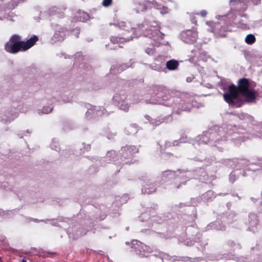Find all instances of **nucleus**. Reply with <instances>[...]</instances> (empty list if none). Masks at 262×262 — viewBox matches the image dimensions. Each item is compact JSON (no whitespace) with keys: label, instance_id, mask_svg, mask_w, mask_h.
Segmentation results:
<instances>
[{"label":"nucleus","instance_id":"obj_31","mask_svg":"<svg viewBox=\"0 0 262 262\" xmlns=\"http://www.w3.org/2000/svg\"><path fill=\"white\" fill-rule=\"evenodd\" d=\"M177 171H180V172H181V169H178V170H177Z\"/></svg>","mask_w":262,"mask_h":262},{"label":"nucleus","instance_id":"obj_19","mask_svg":"<svg viewBox=\"0 0 262 262\" xmlns=\"http://www.w3.org/2000/svg\"><path fill=\"white\" fill-rule=\"evenodd\" d=\"M112 0H103L102 2V5L103 6L107 7L111 6L112 4Z\"/></svg>","mask_w":262,"mask_h":262},{"label":"nucleus","instance_id":"obj_14","mask_svg":"<svg viewBox=\"0 0 262 262\" xmlns=\"http://www.w3.org/2000/svg\"><path fill=\"white\" fill-rule=\"evenodd\" d=\"M111 41L113 43H118L119 42H123L125 41V38L117 36H112L111 38Z\"/></svg>","mask_w":262,"mask_h":262},{"label":"nucleus","instance_id":"obj_16","mask_svg":"<svg viewBox=\"0 0 262 262\" xmlns=\"http://www.w3.org/2000/svg\"><path fill=\"white\" fill-rule=\"evenodd\" d=\"M175 175H176V171L170 170H167L164 171L163 172V176L165 177H167L169 176H174Z\"/></svg>","mask_w":262,"mask_h":262},{"label":"nucleus","instance_id":"obj_5","mask_svg":"<svg viewBox=\"0 0 262 262\" xmlns=\"http://www.w3.org/2000/svg\"><path fill=\"white\" fill-rule=\"evenodd\" d=\"M249 87L250 83L248 79L245 78H243L238 80L236 90L239 94H241L246 92V91L248 90Z\"/></svg>","mask_w":262,"mask_h":262},{"label":"nucleus","instance_id":"obj_1","mask_svg":"<svg viewBox=\"0 0 262 262\" xmlns=\"http://www.w3.org/2000/svg\"><path fill=\"white\" fill-rule=\"evenodd\" d=\"M239 93L236 90V86L232 84L228 86V92L223 94L224 100L229 104L233 103V101L238 98Z\"/></svg>","mask_w":262,"mask_h":262},{"label":"nucleus","instance_id":"obj_8","mask_svg":"<svg viewBox=\"0 0 262 262\" xmlns=\"http://www.w3.org/2000/svg\"><path fill=\"white\" fill-rule=\"evenodd\" d=\"M156 189L155 184L151 183L145 185L142 188V191L143 193L149 194L155 192Z\"/></svg>","mask_w":262,"mask_h":262},{"label":"nucleus","instance_id":"obj_27","mask_svg":"<svg viewBox=\"0 0 262 262\" xmlns=\"http://www.w3.org/2000/svg\"><path fill=\"white\" fill-rule=\"evenodd\" d=\"M182 179L185 181V182H186V181H187V178L186 176H183Z\"/></svg>","mask_w":262,"mask_h":262},{"label":"nucleus","instance_id":"obj_6","mask_svg":"<svg viewBox=\"0 0 262 262\" xmlns=\"http://www.w3.org/2000/svg\"><path fill=\"white\" fill-rule=\"evenodd\" d=\"M241 95L245 97L246 101L252 102L256 99L257 93L254 90L249 89L248 90L246 91V92L241 94Z\"/></svg>","mask_w":262,"mask_h":262},{"label":"nucleus","instance_id":"obj_21","mask_svg":"<svg viewBox=\"0 0 262 262\" xmlns=\"http://www.w3.org/2000/svg\"><path fill=\"white\" fill-rule=\"evenodd\" d=\"M213 195V192L212 191H207L205 194V195Z\"/></svg>","mask_w":262,"mask_h":262},{"label":"nucleus","instance_id":"obj_30","mask_svg":"<svg viewBox=\"0 0 262 262\" xmlns=\"http://www.w3.org/2000/svg\"><path fill=\"white\" fill-rule=\"evenodd\" d=\"M22 262H27V260H26V259H25V258H23V259H22Z\"/></svg>","mask_w":262,"mask_h":262},{"label":"nucleus","instance_id":"obj_2","mask_svg":"<svg viewBox=\"0 0 262 262\" xmlns=\"http://www.w3.org/2000/svg\"><path fill=\"white\" fill-rule=\"evenodd\" d=\"M134 9L137 13L145 11L147 9V5L152 4L155 6L157 2L155 0L150 1L149 0H133Z\"/></svg>","mask_w":262,"mask_h":262},{"label":"nucleus","instance_id":"obj_32","mask_svg":"<svg viewBox=\"0 0 262 262\" xmlns=\"http://www.w3.org/2000/svg\"><path fill=\"white\" fill-rule=\"evenodd\" d=\"M180 187V185L177 186V188H179Z\"/></svg>","mask_w":262,"mask_h":262},{"label":"nucleus","instance_id":"obj_23","mask_svg":"<svg viewBox=\"0 0 262 262\" xmlns=\"http://www.w3.org/2000/svg\"><path fill=\"white\" fill-rule=\"evenodd\" d=\"M201 14L203 16H205L207 14V12L205 11H202L201 12Z\"/></svg>","mask_w":262,"mask_h":262},{"label":"nucleus","instance_id":"obj_13","mask_svg":"<svg viewBox=\"0 0 262 262\" xmlns=\"http://www.w3.org/2000/svg\"><path fill=\"white\" fill-rule=\"evenodd\" d=\"M256 40L255 36L253 34H248L245 38V41L248 44H252Z\"/></svg>","mask_w":262,"mask_h":262},{"label":"nucleus","instance_id":"obj_4","mask_svg":"<svg viewBox=\"0 0 262 262\" xmlns=\"http://www.w3.org/2000/svg\"><path fill=\"white\" fill-rule=\"evenodd\" d=\"M23 42L11 43L7 42L5 46V49L8 52L15 54L20 51H23Z\"/></svg>","mask_w":262,"mask_h":262},{"label":"nucleus","instance_id":"obj_3","mask_svg":"<svg viewBox=\"0 0 262 262\" xmlns=\"http://www.w3.org/2000/svg\"><path fill=\"white\" fill-rule=\"evenodd\" d=\"M183 40L188 43H193L196 41L198 32L195 31L187 30L181 34Z\"/></svg>","mask_w":262,"mask_h":262},{"label":"nucleus","instance_id":"obj_17","mask_svg":"<svg viewBox=\"0 0 262 262\" xmlns=\"http://www.w3.org/2000/svg\"><path fill=\"white\" fill-rule=\"evenodd\" d=\"M120 108L125 111H127L129 109V105L128 103H125V102H122L121 104H119Z\"/></svg>","mask_w":262,"mask_h":262},{"label":"nucleus","instance_id":"obj_18","mask_svg":"<svg viewBox=\"0 0 262 262\" xmlns=\"http://www.w3.org/2000/svg\"><path fill=\"white\" fill-rule=\"evenodd\" d=\"M53 108L50 106L43 107L42 108V113L44 114H48L52 111Z\"/></svg>","mask_w":262,"mask_h":262},{"label":"nucleus","instance_id":"obj_25","mask_svg":"<svg viewBox=\"0 0 262 262\" xmlns=\"http://www.w3.org/2000/svg\"><path fill=\"white\" fill-rule=\"evenodd\" d=\"M172 146H176L178 145V142L177 141H174L172 143Z\"/></svg>","mask_w":262,"mask_h":262},{"label":"nucleus","instance_id":"obj_26","mask_svg":"<svg viewBox=\"0 0 262 262\" xmlns=\"http://www.w3.org/2000/svg\"><path fill=\"white\" fill-rule=\"evenodd\" d=\"M242 28L243 29H247V28H248V27H247V25H246V24H245V25H243V26H242Z\"/></svg>","mask_w":262,"mask_h":262},{"label":"nucleus","instance_id":"obj_24","mask_svg":"<svg viewBox=\"0 0 262 262\" xmlns=\"http://www.w3.org/2000/svg\"><path fill=\"white\" fill-rule=\"evenodd\" d=\"M180 104H178V108H180V110L181 111H186V108H184V107H181L180 106Z\"/></svg>","mask_w":262,"mask_h":262},{"label":"nucleus","instance_id":"obj_7","mask_svg":"<svg viewBox=\"0 0 262 262\" xmlns=\"http://www.w3.org/2000/svg\"><path fill=\"white\" fill-rule=\"evenodd\" d=\"M38 40V37L36 35H33L26 41H23V51H26L33 47Z\"/></svg>","mask_w":262,"mask_h":262},{"label":"nucleus","instance_id":"obj_15","mask_svg":"<svg viewBox=\"0 0 262 262\" xmlns=\"http://www.w3.org/2000/svg\"><path fill=\"white\" fill-rule=\"evenodd\" d=\"M244 104V102L243 100L241 99H237L236 100L233 101V103L229 104V105L232 106L239 107H241Z\"/></svg>","mask_w":262,"mask_h":262},{"label":"nucleus","instance_id":"obj_11","mask_svg":"<svg viewBox=\"0 0 262 262\" xmlns=\"http://www.w3.org/2000/svg\"><path fill=\"white\" fill-rule=\"evenodd\" d=\"M24 0H11L7 4V8L9 9H14L19 3L20 2Z\"/></svg>","mask_w":262,"mask_h":262},{"label":"nucleus","instance_id":"obj_9","mask_svg":"<svg viewBox=\"0 0 262 262\" xmlns=\"http://www.w3.org/2000/svg\"><path fill=\"white\" fill-rule=\"evenodd\" d=\"M179 63L178 61L174 59H171L167 61L166 67L167 69L170 71H173L178 68Z\"/></svg>","mask_w":262,"mask_h":262},{"label":"nucleus","instance_id":"obj_22","mask_svg":"<svg viewBox=\"0 0 262 262\" xmlns=\"http://www.w3.org/2000/svg\"><path fill=\"white\" fill-rule=\"evenodd\" d=\"M171 145V143L170 142H167L165 143V146L166 147H169Z\"/></svg>","mask_w":262,"mask_h":262},{"label":"nucleus","instance_id":"obj_20","mask_svg":"<svg viewBox=\"0 0 262 262\" xmlns=\"http://www.w3.org/2000/svg\"><path fill=\"white\" fill-rule=\"evenodd\" d=\"M146 52L148 54L150 55V54H152V53H153V52H154V51H152V49H151V50H150V49H147L146 50Z\"/></svg>","mask_w":262,"mask_h":262},{"label":"nucleus","instance_id":"obj_28","mask_svg":"<svg viewBox=\"0 0 262 262\" xmlns=\"http://www.w3.org/2000/svg\"><path fill=\"white\" fill-rule=\"evenodd\" d=\"M163 9H164V10H165V11H166V12L167 11V7H163Z\"/></svg>","mask_w":262,"mask_h":262},{"label":"nucleus","instance_id":"obj_29","mask_svg":"<svg viewBox=\"0 0 262 262\" xmlns=\"http://www.w3.org/2000/svg\"><path fill=\"white\" fill-rule=\"evenodd\" d=\"M142 27H143V25L142 24V25H140V26H139V27L141 29H142Z\"/></svg>","mask_w":262,"mask_h":262},{"label":"nucleus","instance_id":"obj_10","mask_svg":"<svg viewBox=\"0 0 262 262\" xmlns=\"http://www.w3.org/2000/svg\"><path fill=\"white\" fill-rule=\"evenodd\" d=\"M249 223L252 227L256 226L258 224V219L257 215L254 213H250L249 215Z\"/></svg>","mask_w":262,"mask_h":262},{"label":"nucleus","instance_id":"obj_12","mask_svg":"<svg viewBox=\"0 0 262 262\" xmlns=\"http://www.w3.org/2000/svg\"><path fill=\"white\" fill-rule=\"evenodd\" d=\"M20 39L21 37L19 35L14 34L11 37L9 42L11 43L23 42V41H21Z\"/></svg>","mask_w":262,"mask_h":262}]
</instances>
